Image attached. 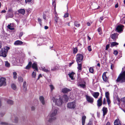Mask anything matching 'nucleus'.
<instances>
[{
    "mask_svg": "<svg viewBox=\"0 0 125 125\" xmlns=\"http://www.w3.org/2000/svg\"><path fill=\"white\" fill-rule=\"evenodd\" d=\"M105 96L106 98H109V93L108 92L105 93Z\"/></svg>",
    "mask_w": 125,
    "mask_h": 125,
    "instance_id": "34",
    "label": "nucleus"
},
{
    "mask_svg": "<svg viewBox=\"0 0 125 125\" xmlns=\"http://www.w3.org/2000/svg\"><path fill=\"white\" fill-rule=\"evenodd\" d=\"M17 73L15 72H14L13 73V77L14 79H16L17 77Z\"/></svg>",
    "mask_w": 125,
    "mask_h": 125,
    "instance_id": "39",
    "label": "nucleus"
},
{
    "mask_svg": "<svg viewBox=\"0 0 125 125\" xmlns=\"http://www.w3.org/2000/svg\"><path fill=\"white\" fill-rule=\"evenodd\" d=\"M49 86L51 88V91H52V90L54 89V87L52 85V84L50 85Z\"/></svg>",
    "mask_w": 125,
    "mask_h": 125,
    "instance_id": "41",
    "label": "nucleus"
},
{
    "mask_svg": "<svg viewBox=\"0 0 125 125\" xmlns=\"http://www.w3.org/2000/svg\"><path fill=\"white\" fill-rule=\"evenodd\" d=\"M18 12L20 13L23 15L24 14L25 12V11L24 9H21L18 10Z\"/></svg>",
    "mask_w": 125,
    "mask_h": 125,
    "instance_id": "27",
    "label": "nucleus"
},
{
    "mask_svg": "<svg viewBox=\"0 0 125 125\" xmlns=\"http://www.w3.org/2000/svg\"><path fill=\"white\" fill-rule=\"evenodd\" d=\"M90 72L91 73H92L94 72V69L93 68L90 67L89 69Z\"/></svg>",
    "mask_w": 125,
    "mask_h": 125,
    "instance_id": "45",
    "label": "nucleus"
},
{
    "mask_svg": "<svg viewBox=\"0 0 125 125\" xmlns=\"http://www.w3.org/2000/svg\"><path fill=\"white\" fill-rule=\"evenodd\" d=\"M32 75L33 77L35 78L36 76V73L33 72L32 73Z\"/></svg>",
    "mask_w": 125,
    "mask_h": 125,
    "instance_id": "43",
    "label": "nucleus"
},
{
    "mask_svg": "<svg viewBox=\"0 0 125 125\" xmlns=\"http://www.w3.org/2000/svg\"><path fill=\"white\" fill-rule=\"evenodd\" d=\"M6 79L4 77H2L0 79V87L6 85Z\"/></svg>",
    "mask_w": 125,
    "mask_h": 125,
    "instance_id": "7",
    "label": "nucleus"
},
{
    "mask_svg": "<svg viewBox=\"0 0 125 125\" xmlns=\"http://www.w3.org/2000/svg\"><path fill=\"white\" fill-rule=\"evenodd\" d=\"M23 43V42L21 41L17 40L14 42V44L15 45H22Z\"/></svg>",
    "mask_w": 125,
    "mask_h": 125,
    "instance_id": "13",
    "label": "nucleus"
},
{
    "mask_svg": "<svg viewBox=\"0 0 125 125\" xmlns=\"http://www.w3.org/2000/svg\"><path fill=\"white\" fill-rule=\"evenodd\" d=\"M32 67L36 70H38V68L37 66V63L36 62H34L32 65Z\"/></svg>",
    "mask_w": 125,
    "mask_h": 125,
    "instance_id": "16",
    "label": "nucleus"
},
{
    "mask_svg": "<svg viewBox=\"0 0 125 125\" xmlns=\"http://www.w3.org/2000/svg\"><path fill=\"white\" fill-rule=\"evenodd\" d=\"M117 82H120L122 83L125 82V71L120 74L116 80Z\"/></svg>",
    "mask_w": 125,
    "mask_h": 125,
    "instance_id": "2",
    "label": "nucleus"
},
{
    "mask_svg": "<svg viewBox=\"0 0 125 125\" xmlns=\"http://www.w3.org/2000/svg\"><path fill=\"white\" fill-rule=\"evenodd\" d=\"M117 35V33H114L111 35V37L112 39L114 40L115 39Z\"/></svg>",
    "mask_w": 125,
    "mask_h": 125,
    "instance_id": "30",
    "label": "nucleus"
},
{
    "mask_svg": "<svg viewBox=\"0 0 125 125\" xmlns=\"http://www.w3.org/2000/svg\"><path fill=\"white\" fill-rule=\"evenodd\" d=\"M77 69L78 70V71L79 72H80L82 69V65L81 63L78 64V67Z\"/></svg>",
    "mask_w": 125,
    "mask_h": 125,
    "instance_id": "23",
    "label": "nucleus"
},
{
    "mask_svg": "<svg viewBox=\"0 0 125 125\" xmlns=\"http://www.w3.org/2000/svg\"><path fill=\"white\" fill-rule=\"evenodd\" d=\"M58 24H55L56 25H57L58 26H59V25H61L62 24V21L61 20L60 21H59L58 22Z\"/></svg>",
    "mask_w": 125,
    "mask_h": 125,
    "instance_id": "44",
    "label": "nucleus"
},
{
    "mask_svg": "<svg viewBox=\"0 0 125 125\" xmlns=\"http://www.w3.org/2000/svg\"><path fill=\"white\" fill-rule=\"evenodd\" d=\"M8 28L11 30H14V28L11 26H10V25H8L7 26Z\"/></svg>",
    "mask_w": 125,
    "mask_h": 125,
    "instance_id": "37",
    "label": "nucleus"
},
{
    "mask_svg": "<svg viewBox=\"0 0 125 125\" xmlns=\"http://www.w3.org/2000/svg\"><path fill=\"white\" fill-rule=\"evenodd\" d=\"M86 116L85 115H83L82 117V125H84L85 123V120Z\"/></svg>",
    "mask_w": 125,
    "mask_h": 125,
    "instance_id": "21",
    "label": "nucleus"
},
{
    "mask_svg": "<svg viewBox=\"0 0 125 125\" xmlns=\"http://www.w3.org/2000/svg\"><path fill=\"white\" fill-rule=\"evenodd\" d=\"M32 64V63L31 62H29L28 64L26 66L25 68V69H29L31 67V65Z\"/></svg>",
    "mask_w": 125,
    "mask_h": 125,
    "instance_id": "22",
    "label": "nucleus"
},
{
    "mask_svg": "<svg viewBox=\"0 0 125 125\" xmlns=\"http://www.w3.org/2000/svg\"><path fill=\"white\" fill-rule=\"evenodd\" d=\"M38 21L40 25L41 26L42 25V20L40 18L38 19Z\"/></svg>",
    "mask_w": 125,
    "mask_h": 125,
    "instance_id": "47",
    "label": "nucleus"
},
{
    "mask_svg": "<svg viewBox=\"0 0 125 125\" xmlns=\"http://www.w3.org/2000/svg\"><path fill=\"white\" fill-rule=\"evenodd\" d=\"M77 51V48H74L73 50V53H76Z\"/></svg>",
    "mask_w": 125,
    "mask_h": 125,
    "instance_id": "48",
    "label": "nucleus"
},
{
    "mask_svg": "<svg viewBox=\"0 0 125 125\" xmlns=\"http://www.w3.org/2000/svg\"><path fill=\"white\" fill-rule=\"evenodd\" d=\"M71 91L70 89L65 88L62 89V92L64 93H67Z\"/></svg>",
    "mask_w": 125,
    "mask_h": 125,
    "instance_id": "17",
    "label": "nucleus"
},
{
    "mask_svg": "<svg viewBox=\"0 0 125 125\" xmlns=\"http://www.w3.org/2000/svg\"><path fill=\"white\" fill-rule=\"evenodd\" d=\"M7 103L10 104H13V101L11 100H8L7 101Z\"/></svg>",
    "mask_w": 125,
    "mask_h": 125,
    "instance_id": "33",
    "label": "nucleus"
},
{
    "mask_svg": "<svg viewBox=\"0 0 125 125\" xmlns=\"http://www.w3.org/2000/svg\"><path fill=\"white\" fill-rule=\"evenodd\" d=\"M98 31L99 34L101 35L102 33L101 29V28H99L98 29Z\"/></svg>",
    "mask_w": 125,
    "mask_h": 125,
    "instance_id": "40",
    "label": "nucleus"
},
{
    "mask_svg": "<svg viewBox=\"0 0 125 125\" xmlns=\"http://www.w3.org/2000/svg\"><path fill=\"white\" fill-rule=\"evenodd\" d=\"M18 79L20 82H22L23 81V79L22 77H19L18 78Z\"/></svg>",
    "mask_w": 125,
    "mask_h": 125,
    "instance_id": "53",
    "label": "nucleus"
},
{
    "mask_svg": "<svg viewBox=\"0 0 125 125\" xmlns=\"http://www.w3.org/2000/svg\"><path fill=\"white\" fill-rule=\"evenodd\" d=\"M31 0H25V1L26 3L30 2Z\"/></svg>",
    "mask_w": 125,
    "mask_h": 125,
    "instance_id": "63",
    "label": "nucleus"
},
{
    "mask_svg": "<svg viewBox=\"0 0 125 125\" xmlns=\"http://www.w3.org/2000/svg\"><path fill=\"white\" fill-rule=\"evenodd\" d=\"M114 67V65L113 64H112L111 66V68L113 70V68Z\"/></svg>",
    "mask_w": 125,
    "mask_h": 125,
    "instance_id": "58",
    "label": "nucleus"
},
{
    "mask_svg": "<svg viewBox=\"0 0 125 125\" xmlns=\"http://www.w3.org/2000/svg\"><path fill=\"white\" fill-rule=\"evenodd\" d=\"M4 115V114L3 113H1L0 114V115L1 116H3Z\"/></svg>",
    "mask_w": 125,
    "mask_h": 125,
    "instance_id": "61",
    "label": "nucleus"
},
{
    "mask_svg": "<svg viewBox=\"0 0 125 125\" xmlns=\"http://www.w3.org/2000/svg\"><path fill=\"white\" fill-rule=\"evenodd\" d=\"M26 83V82H24L23 85V89L24 91H26L27 89Z\"/></svg>",
    "mask_w": 125,
    "mask_h": 125,
    "instance_id": "26",
    "label": "nucleus"
},
{
    "mask_svg": "<svg viewBox=\"0 0 125 125\" xmlns=\"http://www.w3.org/2000/svg\"><path fill=\"white\" fill-rule=\"evenodd\" d=\"M109 45H110L109 44H108L106 45V50H108V48L109 47Z\"/></svg>",
    "mask_w": 125,
    "mask_h": 125,
    "instance_id": "56",
    "label": "nucleus"
},
{
    "mask_svg": "<svg viewBox=\"0 0 125 125\" xmlns=\"http://www.w3.org/2000/svg\"><path fill=\"white\" fill-rule=\"evenodd\" d=\"M6 49H5L6 51L7 52V53L8 50L10 49V48L8 47L7 46L5 47Z\"/></svg>",
    "mask_w": 125,
    "mask_h": 125,
    "instance_id": "55",
    "label": "nucleus"
},
{
    "mask_svg": "<svg viewBox=\"0 0 125 125\" xmlns=\"http://www.w3.org/2000/svg\"><path fill=\"white\" fill-rule=\"evenodd\" d=\"M13 119V120H12V122L13 123H18V119L17 117H15L14 116H13L11 118V120H12Z\"/></svg>",
    "mask_w": 125,
    "mask_h": 125,
    "instance_id": "12",
    "label": "nucleus"
},
{
    "mask_svg": "<svg viewBox=\"0 0 125 125\" xmlns=\"http://www.w3.org/2000/svg\"><path fill=\"white\" fill-rule=\"evenodd\" d=\"M74 74V73L73 72H72L71 73H69L68 75L70 78H71L72 80L74 79L73 78V75Z\"/></svg>",
    "mask_w": 125,
    "mask_h": 125,
    "instance_id": "25",
    "label": "nucleus"
},
{
    "mask_svg": "<svg viewBox=\"0 0 125 125\" xmlns=\"http://www.w3.org/2000/svg\"><path fill=\"white\" fill-rule=\"evenodd\" d=\"M42 76V74H40L39 75V76L37 80H39V78H40Z\"/></svg>",
    "mask_w": 125,
    "mask_h": 125,
    "instance_id": "60",
    "label": "nucleus"
},
{
    "mask_svg": "<svg viewBox=\"0 0 125 125\" xmlns=\"http://www.w3.org/2000/svg\"><path fill=\"white\" fill-rule=\"evenodd\" d=\"M107 101L108 105H109L111 103L110 101V98H106Z\"/></svg>",
    "mask_w": 125,
    "mask_h": 125,
    "instance_id": "42",
    "label": "nucleus"
},
{
    "mask_svg": "<svg viewBox=\"0 0 125 125\" xmlns=\"http://www.w3.org/2000/svg\"><path fill=\"white\" fill-rule=\"evenodd\" d=\"M31 110L32 111L34 110L35 109V107L34 106H32L31 107Z\"/></svg>",
    "mask_w": 125,
    "mask_h": 125,
    "instance_id": "59",
    "label": "nucleus"
},
{
    "mask_svg": "<svg viewBox=\"0 0 125 125\" xmlns=\"http://www.w3.org/2000/svg\"><path fill=\"white\" fill-rule=\"evenodd\" d=\"M48 27L47 26H44V28L46 30L48 29Z\"/></svg>",
    "mask_w": 125,
    "mask_h": 125,
    "instance_id": "62",
    "label": "nucleus"
},
{
    "mask_svg": "<svg viewBox=\"0 0 125 125\" xmlns=\"http://www.w3.org/2000/svg\"><path fill=\"white\" fill-rule=\"evenodd\" d=\"M74 23L75 26L76 27H79L80 26V24L77 21H75Z\"/></svg>",
    "mask_w": 125,
    "mask_h": 125,
    "instance_id": "32",
    "label": "nucleus"
},
{
    "mask_svg": "<svg viewBox=\"0 0 125 125\" xmlns=\"http://www.w3.org/2000/svg\"><path fill=\"white\" fill-rule=\"evenodd\" d=\"M102 111L103 113V116H104L106 114L107 112V108L105 107H103V108Z\"/></svg>",
    "mask_w": 125,
    "mask_h": 125,
    "instance_id": "15",
    "label": "nucleus"
},
{
    "mask_svg": "<svg viewBox=\"0 0 125 125\" xmlns=\"http://www.w3.org/2000/svg\"><path fill=\"white\" fill-rule=\"evenodd\" d=\"M88 49V51H89L90 52L92 51V49L91 48V46H89L87 48Z\"/></svg>",
    "mask_w": 125,
    "mask_h": 125,
    "instance_id": "52",
    "label": "nucleus"
},
{
    "mask_svg": "<svg viewBox=\"0 0 125 125\" xmlns=\"http://www.w3.org/2000/svg\"><path fill=\"white\" fill-rule=\"evenodd\" d=\"M118 43L115 42H111V43L110 46L111 47H113L114 46H115L116 45H118Z\"/></svg>",
    "mask_w": 125,
    "mask_h": 125,
    "instance_id": "28",
    "label": "nucleus"
},
{
    "mask_svg": "<svg viewBox=\"0 0 125 125\" xmlns=\"http://www.w3.org/2000/svg\"><path fill=\"white\" fill-rule=\"evenodd\" d=\"M41 69L42 71L46 73H49L50 71V68L46 69L45 67H41Z\"/></svg>",
    "mask_w": 125,
    "mask_h": 125,
    "instance_id": "18",
    "label": "nucleus"
},
{
    "mask_svg": "<svg viewBox=\"0 0 125 125\" xmlns=\"http://www.w3.org/2000/svg\"><path fill=\"white\" fill-rule=\"evenodd\" d=\"M0 124L3 125H7V123L5 122H1L0 123Z\"/></svg>",
    "mask_w": 125,
    "mask_h": 125,
    "instance_id": "57",
    "label": "nucleus"
},
{
    "mask_svg": "<svg viewBox=\"0 0 125 125\" xmlns=\"http://www.w3.org/2000/svg\"><path fill=\"white\" fill-rule=\"evenodd\" d=\"M69 16V14L68 13H66L64 15V17L65 18L68 17Z\"/></svg>",
    "mask_w": 125,
    "mask_h": 125,
    "instance_id": "50",
    "label": "nucleus"
},
{
    "mask_svg": "<svg viewBox=\"0 0 125 125\" xmlns=\"http://www.w3.org/2000/svg\"><path fill=\"white\" fill-rule=\"evenodd\" d=\"M23 34V32H21L19 34V37L20 39L21 38Z\"/></svg>",
    "mask_w": 125,
    "mask_h": 125,
    "instance_id": "49",
    "label": "nucleus"
},
{
    "mask_svg": "<svg viewBox=\"0 0 125 125\" xmlns=\"http://www.w3.org/2000/svg\"><path fill=\"white\" fill-rule=\"evenodd\" d=\"M103 104H106V99L105 98H104L103 99Z\"/></svg>",
    "mask_w": 125,
    "mask_h": 125,
    "instance_id": "54",
    "label": "nucleus"
},
{
    "mask_svg": "<svg viewBox=\"0 0 125 125\" xmlns=\"http://www.w3.org/2000/svg\"><path fill=\"white\" fill-rule=\"evenodd\" d=\"M55 17L54 18V20L55 21V24H58V22L61 20L59 17L57 16V14H56V12H55Z\"/></svg>",
    "mask_w": 125,
    "mask_h": 125,
    "instance_id": "10",
    "label": "nucleus"
},
{
    "mask_svg": "<svg viewBox=\"0 0 125 125\" xmlns=\"http://www.w3.org/2000/svg\"><path fill=\"white\" fill-rule=\"evenodd\" d=\"M11 87L12 88L13 90H15L16 88V86L14 84H11Z\"/></svg>",
    "mask_w": 125,
    "mask_h": 125,
    "instance_id": "38",
    "label": "nucleus"
},
{
    "mask_svg": "<svg viewBox=\"0 0 125 125\" xmlns=\"http://www.w3.org/2000/svg\"><path fill=\"white\" fill-rule=\"evenodd\" d=\"M110 123L109 122H107L106 124V125H110Z\"/></svg>",
    "mask_w": 125,
    "mask_h": 125,
    "instance_id": "64",
    "label": "nucleus"
},
{
    "mask_svg": "<svg viewBox=\"0 0 125 125\" xmlns=\"http://www.w3.org/2000/svg\"><path fill=\"white\" fill-rule=\"evenodd\" d=\"M5 66L7 67H9L10 66V64L7 61L5 62Z\"/></svg>",
    "mask_w": 125,
    "mask_h": 125,
    "instance_id": "31",
    "label": "nucleus"
},
{
    "mask_svg": "<svg viewBox=\"0 0 125 125\" xmlns=\"http://www.w3.org/2000/svg\"><path fill=\"white\" fill-rule=\"evenodd\" d=\"M92 95L94 97L96 98L99 95V93L98 92H94L92 93Z\"/></svg>",
    "mask_w": 125,
    "mask_h": 125,
    "instance_id": "20",
    "label": "nucleus"
},
{
    "mask_svg": "<svg viewBox=\"0 0 125 125\" xmlns=\"http://www.w3.org/2000/svg\"><path fill=\"white\" fill-rule=\"evenodd\" d=\"M118 53V52L117 51L115 50L114 51V53L115 55H117Z\"/></svg>",
    "mask_w": 125,
    "mask_h": 125,
    "instance_id": "51",
    "label": "nucleus"
},
{
    "mask_svg": "<svg viewBox=\"0 0 125 125\" xmlns=\"http://www.w3.org/2000/svg\"><path fill=\"white\" fill-rule=\"evenodd\" d=\"M121 100L124 104H125V97L121 98Z\"/></svg>",
    "mask_w": 125,
    "mask_h": 125,
    "instance_id": "46",
    "label": "nucleus"
},
{
    "mask_svg": "<svg viewBox=\"0 0 125 125\" xmlns=\"http://www.w3.org/2000/svg\"><path fill=\"white\" fill-rule=\"evenodd\" d=\"M114 123V125H121L120 121L118 119L115 120Z\"/></svg>",
    "mask_w": 125,
    "mask_h": 125,
    "instance_id": "14",
    "label": "nucleus"
},
{
    "mask_svg": "<svg viewBox=\"0 0 125 125\" xmlns=\"http://www.w3.org/2000/svg\"><path fill=\"white\" fill-rule=\"evenodd\" d=\"M78 85L80 86L81 87L84 88L85 86V83L84 82L83 84H80Z\"/></svg>",
    "mask_w": 125,
    "mask_h": 125,
    "instance_id": "36",
    "label": "nucleus"
},
{
    "mask_svg": "<svg viewBox=\"0 0 125 125\" xmlns=\"http://www.w3.org/2000/svg\"><path fill=\"white\" fill-rule=\"evenodd\" d=\"M40 100L41 103L43 105H44L45 104V102L44 100V97L43 96H40L39 98Z\"/></svg>",
    "mask_w": 125,
    "mask_h": 125,
    "instance_id": "19",
    "label": "nucleus"
},
{
    "mask_svg": "<svg viewBox=\"0 0 125 125\" xmlns=\"http://www.w3.org/2000/svg\"><path fill=\"white\" fill-rule=\"evenodd\" d=\"M106 72H104L103 74L102 77L103 80L105 82H107L108 81V78L106 76Z\"/></svg>",
    "mask_w": 125,
    "mask_h": 125,
    "instance_id": "11",
    "label": "nucleus"
},
{
    "mask_svg": "<svg viewBox=\"0 0 125 125\" xmlns=\"http://www.w3.org/2000/svg\"><path fill=\"white\" fill-rule=\"evenodd\" d=\"M85 96L87 102L91 103H92L93 102L94 99L93 97L87 95H86Z\"/></svg>",
    "mask_w": 125,
    "mask_h": 125,
    "instance_id": "8",
    "label": "nucleus"
},
{
    "mask_svg": "<svg viewBox=\"0 0 125 125\" xmlns=\"http://www.w3.org/2000/svg\"><path fill=\"white\" fill-rule=\"evenodd\" d=\"M58 68L57 66H55L53 68H52L51 70L52 71H55L58 69Z\"/></svg>",
    "mask_w": 125,
    "mask_h": 125,
    "instance_id": "35",
    "label": "nucleus"
},
{
    "mask_svg": "<svg viewBox=\"0 0 125 125\" xmlns=\"http://www.w3.org/2000/svg\"><path fill=\"white\" fill-rule=\"evenodd\" d=\"M76 105L75 102L68 103L67 104V107L70 109H73L76 107Z\"/></svg>",
    "mask_w": 125,
    "mask_h": 125,
    "instance_id": "6",
    "label": "nucleus"
},
{
    "mask_svg": "<svg viewBox=\"0 0 125 125\" xmlns=\"http://www.w3.org/2000/svg\"><path fill=\"white\" fill-rule=\"evenodd\" d=\"M52 100L53 102L55 103V104L57 106H60L62 104V100L61 98H59L58 99L56 97H53L52 98Z\"/></svg>",
    "mask_w": 125,
    "mask_h": 125,
    "instance_id": "3",
    "label": "nucleus"
},
{
    "mask_svg": "<svg viewBox=\"0 0 125 125\" xmlns=\"http://www.w3.org/2000/svg\"><path fill=\"white\" fill-rule=\"evenodd\" d=\"M97 105L98 107L101 106L102 104V100H98L97 101Z\"/></svg>",
    "mask_w": 125,
    "mask_h": 125,
    "instance_id": "24",
    "label": "nucleus"
},
{
    "mask_svg": "<svg viewBox=\"0 0 125 125\" xmlns=\"http://www.w3.org/2000/svg\"><path fill=\"white\" fill-rule=\"evenodd\" d=\"M7 52L5 48H2L0 51V56L5 57L7 56Z\"/></svg>",
    "mask_w": 125,
    "mask_h": 125,
    "instance_id": "5",
    "label": "nucleus"
},
{
    "mask_svg": "<svg viewBox=\"0 0 125 125\" xmlns=\"http://www.w3.org/2000/svg\"><path fill=\"white\" fill-rule=\"evenodd\" d=\"M58 110L57 107L52 106V109L50 113V118L48 120L49 122H52L56 119V115L57 113Z\"/></svg>",
    "mask_w": 125,
    "mask_h": 125,
    "instance_id": "1",
    "label": "nucleus"
},
{
    "mask_svg": "<svg viewBox=\"0 0 125 125\" xmlns=\"http://www.w3.org/2000/svg\"><path fill=\"white\" fill-rule=\"evenodd\" d=\"M63 99L64 101L66 102L69 99V98L67 96V95H63Z\"/></svg>",
    "mask_w": 125,
    "mask_h": 125,
    "instance_id": "29",
    "label": "nucleus"
},
{
    "mask_svg": "<svg viewBox=\"0 0 125 125\" xmlns=\"http://www.w3.org/2000/svg\"><path fill=\"white\" fill-rule=\"evenodd\" d=\"M83 58V56L81 54H78L76 56V61L77 63L81 62Z\"/></svg>",
    "mask_w": 125,
    "mask_h": 125,
    "instance_id": "4",
    "label": "nucleus"
},
{
    "mask_svg": "<svg viewBox=\"0 0 125 125\" xmlns=\"http://www.w3.org/2000/svg\"><path fill=\"white\" fill-rule=\"evenodd\" d=\"M124 26L121 25H118L116 28L117 32H121L123 31V28Z\"/></svg>",
    "mask_w": 125,
    "mask_h": 125,
    "instance_id": "9",
    "label": "nucleus"
}]
</instances>
